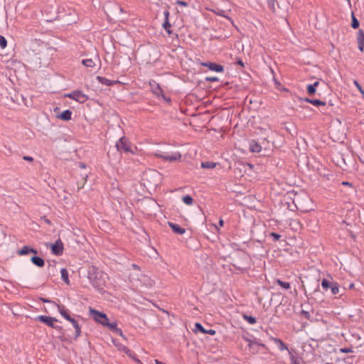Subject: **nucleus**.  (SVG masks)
Masks as SVG:
<instances>
[{"instance_id": "f257e3e1", "label": "nucleus", "mask_w": 364, "mask_h": 364, "mask_svg": "<svg viewBox=\"0 0 364 364\" xmlns=\"http://www.w3.org/2000/svg\"><path fill=\"white\" fill-rule=\"evenodd\" d=\"M106 275L97 267L93 265H89L87 268V278L91 285L98 291H101L105 287Z\"/></svg>"}, {"instance_id": "f03ea898", "label": "nucleus", "mask_w": 364, "mask_h": 364, "mask_svg": "<svg viewBox=\"0 0 364 364\" xmlns=\"http://www.w3.org/2000/svg\"><path fill=\"white\" fill-rule=\"evenodd\" d=\"M115 148L120 154H130L135 155L137 151L136 146L133 145L129 139L125 136H122L116 141Z\"/></svg>"}, {"instance_id": "7ed1b4c3", "label": "nucleus", "mask_w": 364, "mask_h": 364, "mask_svg": "<svg viewBox=\"0 0 364 364\" xmlns=\"http://www.w3.org/2000/svg\"><path fill=\"white\" fill-rule=\"evenodd\" d=\"M64 97L72 99L80 104L85 102L89 99L87 95L79 90H75L69 93H66L64 95Z\"/></svg>"}, {"instance_id": "20e7f679", "label": "nucleus", "mask_w": 364, "mask_h": 364, "mask_svg": "<svg viewBox=\"0 0 364 364\" xmlns=\"http://www.w3.org/2000/svg\"><path fill=\"white\" fill-rule=\"evenodd\" d=\"M321 287L325 291L330 289L332 295H336L339 293V284L336 282H331L326 279H323Z\"/></svg>"}, {"instance_id": "39448f33", "label": "nucleus", "mask_w": 364, "mask_h": 364, "mask_svg": "<svg viewBox=\"0 0 364 364\" xmlns=\"http://www.w3.org/2000/svg\"><path fill=\"white\" fill-rule=\"evenodd\" d=\"M90 314L95 321L102 324L103 326H105V323L109 321V318L106 314L103 312H100L95 309H90Z\"/></svg>"}, {"instance_id": "423d86ee", "label": "nucleus", "mask_w": 364, "mask_h": 364, "mask_svg": "<svg viewBox=\"0 0 364 364\" xmlns=\"http://www.w3.org/2000/svg\"><path fill=\"white\" fill-rule=\"evenodd\" d=\"M158 158L162 159L166 161H179L181 159V154L180 152L176 151L172 154H168L166 152H161L159 154H156V155Z\"/></svg>"}, {"instance_id": "0eeeda50", "label": "nucleus", "mask_w": 364, "mask_h": 364, "mask_svg": "<svg viewBox=\"0 0 364 364\" xmlns=\"http://www.w3.org/2000/svg\"><path fill=\"white\" fill-rule=\"evenodd\" d=\"M36 320L44 323L48 326L53 328L58 329L59 328L58 326L54 325V322L58 321V320L54 317L40 315L36 318Z\"/></svg>"}, {"instance_id": "6e6552de", "label": "nucleus", "mask_w": 364, "mask_h": 364, "mask_svg": "<svg viewBox=\"0 0 364 364\" xmlns=\"http://www.w3.org/2000/svg\"><path fill=\"white\" fill-rule=\"evenodd\" d=\"M51 252L55 255H62L63 253L64 245L60 239L57 240L54 244H51Z\"/></svg>"}, {"instance_id": "1a4fd4ad", "label": "nucleus", "mask_w": 364, "mask_h": 364, "mask_svg": "<svg viewBox=\"0 0 364 364\" xmlns=\"http://www.w3.org/2000/svg\"><path fill=\"white\" fill-rule=\"evenodd\" d=\"M200 65L203 67L208 68L210 70L215 71L216 73H223L224 67L220 64L216 63L211 62H203L200 63Z\"/></svg>"}, {"instance_id": "9d476101", "label": "nucleus", "mask_w": 364, "mask_h": 364, "mask_svg": "<svg viewBox=\"0 0 364 364\" xmlns=\"http://www.w3.org/2000/svg\"><path fill=\"white\" fill-rule=\"evenodd\" d=\"M105 326L107 327L109 331H111L114 333L122 337L123 338H125L122 330L117 327V321L109 322V321L107 323H105Z\"/></svg>"}, {"instance_id": "9b49d317", "label": "nucleus", "mask_w": 364, "mask_h": 364, "mask_svg": "<svg viewBox=\"0 0 364 364\" xmlns=\"http://www.w3.org/2000/svg\"><path fill=\"white\" fill-rule=\"evenodd\" d=\"M149 85L151 87V92L158 97H160V95L164 92L162 88L160 87L159 84L157 83L155 80H151L149 81Z\"/></svg>"}, {"instance_id": "f8f14e48", "label": "nucleus", "mask_w": 364, "mask_h": 364, "mask_svg": "<svg viewBox=\"0 0 364 364\" xmlns=\"http://www.w3.org/2000/svg\"><path fill=\"white\" fill-rule=\"evenodd\" d=\"M291 364H301L302 358L296 355V350L293 348L288 350Z\"/></svg>"}, {"instance_id": "ddd939ff", "label": "nucleus", "mask_w": 364, "mask_h": 364, "mask_svg": "<svg viewBox=\"0 0 364 364\" xmlns=\"http://www.w3.org/2000/svg\"><path fill=\"white\" fill-rule=\"evenodd\" d=\"M269 339L278 346V348L280 351H288V350H289L287 345L285 344L280 338L270 336Z\"/></svg>"}, {"instance_id": "4468645a", "label": "nucleus", "mask_w": 364, "mask_h": 364, "mask_svg": "<svg viewBox=\"0 0 364 364\" xmlns=\"http://www.w3.org/2000/svg\"><path fill=\"white\" fill-rule=\"evenodd\" d=\"M195 331L211 336H214L216 333V331L214 329L206 330L201 323L198 322L195 323Z\"/></svg>"}, {"instance_id": "2eb2a0df", "label": "nucleus", "mask_w": 364, "mask_h": 364, "mask_svg": "<svg viewBox=\"0 0 364 364\" xmlns=\"http://www.w3.org/2000/svg\"><path fill=\"white\" fill-rule=\"evenodd\" d=\"M168 226L171 228L172 231L178 235H183L186 232V229L181 227L176 223L168 222Z\"/></svg>"}, {"instance_id": "dca6fc26", "label": "nucleus", "mask_w": 364, "mask_h": 364, "mask_svg": "<svg viewBox=\"0 0 364 364\" xmlns=\"http://www.w3.org/2000/svg\"><path fill=\"white\" fill-rule=\"evenodd\" d=\"M260 346L262 348H266L265 344L259 343L256 338H255L254 342L251 343L248 348L253 353H257L259 351Z\"/></svg>"}, {"instance_id": "f3484780", "label": "nucleus", "mask_w": 364, "mask_h": 364, "mask_svg": "<svg viewBox=\"0 0 364 364\" xmlns=\"http://www.w3.org/2000/svg\"><path fill=\"white\" fill-rule=\"evenodd\" d=\"M96 80L100 84L105 85L107 86H112V85L117 84V82H119V81H117V80H109V79H107L105 77H102V76H97Z\"/></svg>"}, {"instance_id": "a211bd4d", "label": "nucleus", "mask_w": 364, "mask_h": 364, "mask_svg": "<svg viewBox=\"0 0 364 364\" xmlns=\"http://www.w3.org/2000/svg\"><path fill=\"white\" fill-rule=\"evenodd\" d=\"M30 253L37 254L38 252L36 249H33V247L28 245L23 246L21 250L18 251V254L19 255H26Z\"/></svg>"}, {"instance_id": "6ab92c4d", "label": "nucleus", "mask_w": 364, "mask_h": 364, "mask_svg": "<svg viewBox=\"0 0 364 364\" xmlns=\"http://www.w3.org/2000/svg\"><path fill=\"white\" fill-rule=\"evenodd\" d=\"M357 41H358V49L360 51H363V48H364V32L361 29H360L358 31V32Z\"/></svg>"}, {"instance_id": "aec40b11", "label": "nucleus", "mask_w": 364, "mask_h": 364, "mask_svg": "<svg viewBox=\"0 0 364 364\" xmlns=\"http://www.w3.org/2000/svg\"><path fill=\"white\" fill-rule=\"evenodd\" d=\"M250 150L253 153H259L262 150L261 145L255 140H252L250 142Z\"/></svg>"}, {"instance_id": "412c9836", "label": "nucleus", "mask_w": 364, "mask_h": 364, "mask_svg": "<svg viewBox=\"0 0 364 364\" xmlns=\"http://www.w3.org/2000/svg\"><path fill=\"white\" fill-rule=\"evenodd\" d=\"M31 261L34 265L38 267H43L45 264L44 259L38 256H33L31 258Z\"/></svg>"}, {"instance_id": "4be33fe9", "label": "nucleus", "mask_w": 364, "mask_h": 364, "mask_svg": "<svg viewBox=\"0 0 364 364\" xmlns=\"http://www.w3.org/2000/svg\"><path fill=\"white\" fill-rule=\"evenodd\" d=\"M70 323H72L73 326L74 327V328L75 330V335L74 338L77 339L80 336V333H81L80 326L78 322L75 318H73L70 321Z\"/></svg>"}, {"instance_id": "5701e85b", "label": "nucleus", "mask_w": 364, "mask_h": 364, "mask_svg": "<svg viewBox=\"0 0 364 364\" xmlns=\"http://www.w3.org/2000/svg\"><path fill=\"white\" fill-rule=\"evenodd\" d=\"M58 309H59V312L60 314V315L65 318L66 319L67 321H70L73 318L70 316V313H69V311L66 309H65V307H60V306H58Z\"/></svg>"}, {"instance_id": "b1692460", "label": "nucleus", "mask_w": 364, "mask_h": 364, "mask_svg": "<svg viewBox=\"0 0 364 364\" xmlns=\"http://www.w3.org/2000/svg\"><path fill=\"white\" fill-rule=\"evenodd\" d=\"M318 85H319L318 81H316L313 84L308 85L307 87H306L307 92L311 95L315 94V92L316 91V87H318Z\"/></svg>"}, {"instance_id": "393cba45", "label": "nucleus", "mask_w": 364, "mask_h": 364, "mask_svg": "<svg viewBox=\"0 0 364 364\" xmlns=\"http://www.w3.org/2000/svg\"><path fill=\"white\" fill-rule=\"evenodd\" d=\"M60 272L62 280L66 284H70V279H69V274H68V270L65 268H62Z\"/></svg>"}, {"instance_id": "a878e982", "label": "nucleus", "mask_w": 364, "mask_h": 364, "mask_svg": "<svg viewBox=\"0 0 364 364\" xmlns=\"http://www.w3.org/2000/svg\"><path fill=\"white\" fill-rule=\"evenodd\" d=\"M72 112L70 110V109H66V110H64L60 115H59V118L63 119V120H65V121H68L70 119H71V116H72Z\"/></svg>"}, {"instance_id": "bb28decb", "label": "nucleus", "mask_w": 364, "mask_h": 364, "mask_svg": "<svg viewBox=\"0 0 364 364\" xmlns=\"http://www.w3.org/2000/svg\"><path fill=\"white\" fill-rule=\"evenodd\" d=\"M82 64L87 68H94L95 66V63L92 58L83 59L82 60Z\"/></svg>"}, {"instance_id": "cd10ccee", "label": "nucleus", "mask_w": 364, "mask_h": 364, "mask_svg": "<svg viewBox=\"0 0 364 364\" xmlns=\"http://www.w3.org/2000/svg\"><path fill=\"white\" fill-rule=\"evenodd\" d=\"M216 166V163L213 161H203L201 163V167L203 168L212 169Z\"/></svg>"}, {"instance_id": "c85d7f7f", "label": "nucleus", "mask_w": 364, "mask_h": 364, "mask_svg": "<svg viewBox=\"0 0 364 364\" xmlns=\"http://www.w3.org/2000/svg\"><path fill=\"white\" fill-rule=\"evenodd\" d=\"M242 318H243V319L245 321H246L247 322H248L251 325H254L257 322L256 318L254 317V316H249V315H247V314H243L242 315Z\"/></svg>"}, {"instance_id": "c756f323", "label": "nucleus", "mask_w": 364, "mask_h": 364, "mask_svg": "<svg viewBox=\"0 0 364 364\" xmlns=\"http://www.w3.org/2000/svg\"><path fill=\"white\" fill-rule=\"evenodd\" d=\"M182 201L188 205H192L193 204V198L190 195H186L183 196Z\"/></svg>"}, {"instance_id": "7c9ffc66", "label": "nucleus", "mask_w": 364, "mask_h": 364, "mask_svg": "<svg viewBox=\"0 0 364 364\" xmlns=\"http://www.w3.org/2000/svg\"><path fill=\"white\" fill-rule=\"evenodd\" d=\"M162 27L167 32L168 34L171 33V24L170 23L169 20L164 19V21L162 24Z\"/></svg>"}, {"instance_id": "2f4dec72", "label": "nucleus", "mask_w": 364, "mask_h": 364, "mask_svg": "<svg viewBox=\"0 0 364 364\" xmlns=\"http://www.w3.org/2000/svg\"><path fill=\"white\" fill-rule=\"evenodd\" d=\"M351 17H352V22H351V27L354 29H356L359 27V21L358 20L355 18V15L353 13H352L351 14Z\"/></svg>"}, {"instance_id": "473e14b6", "label": "nucleus", "mask_w": 364, "mask_h": 364, "mask_svg": "<svg viewBox=\"0 0 364 364\" xmlns=\"http://www.w3.org/2000/svg\"><path fill=\"white\" fill-rule=\"evenodd\" d=\"M277 284L285 289H289L290 288V283L282 281L281 279H277Z\"/></svg>"}, {"instance_id": "72a5a7b5", "label": "nucleus", "mask_w": 364, "mask_h": 364, "mask_svg": "<svg viewBox=\"0 0 364 364\" xmlns=\"http://www.w3.org/2000/svg\"><path fill=\"white\" fill-rule=\"evenodd\" d=\"M311 104H312L313 105H314L316 107L326 106V102L321 101V100H317V99L312 100V101H311Z\"/></svg>"}, {"instance_id": "f704fd0d", "label": "nucleus", "mask_w": 364, "mask_h": 364, "mask_svg": "<svg viewBox=\"0 0 364 364\" xmlns=\"http://www.w3.org/2000/svg\"><path fill=\"white\" fill-rule=\"evenodd\" d=\"M119 349L122 351H123L126 355H127L128 356H132V351L127 347L124 346H122L119 348Z\"/></svg>"}, {"instance_id": "c9c22d12", "label": "nucleus", "mask_w": 364, "mask_h": 364, "mask_svg": "<svg viewBox=\"0 0 364 364\" xmlns=\"http://www.w3.org/2000/svg\"><path fill=\"white\" fill-rule=\"evenodd\" d=\"M7 46V41L4 36L0 35V47L4 49Z\"/></svg>"}, {"instance_id": "e433bc0d", "label": "nucleus", "mask_w": 364, "mask_h": 364, "mask_svg": "<svg viewBox=\"0 0 364 364\" xmlns=\"http://www.w3.org/2000/svg\"><path fill=\"white\" fill-rule=\"evenodd\" d=\"M353 84L357 87V89L359 90L360 94L364 97V90L362 88L361 85L359 84V82L357 80L353 81Z\"/></svg>"}, {"instance_id": "4c0bfd02", "label": "nucleus", "mask_w": 364, "mask_h": 364, "mask_svg": "<svg viewBox=\"0 0 364 364\" xmlns=\"http://www.w3.org/2000/svg\"><path fill=\"white\" fill-rule=\"evenodd\" d=\"M269 236L272 237L274 241H277L282 237L281 235L276 232H270Z\"/></svg>"}, {"instance_id": "58836bf2", "label": "nucleus", "mask_w": 364, "mask_h": 364, "mask_svg": "<svg viewBox=\"0 0 364 364\" xmlns=\"http://www.w3.org/2000/svg\"><path fill=\"white\" fill-rule=\"evenodd\" d=\"M132 356H129V358H132L136 363L138 364H143L142 362L138 358L136 355L134 353H132Z\"/></svg>"}, {"instance_id": "ea45409f", "label": "nucleus", "mask_w": 364, "mask_h": 364, "mask_svg": "<svg viewBox=\"0 0 364 364\" xmlns=\"http://www.w3.org/2000/svg\"><path fill=\"white\" fill-rule=\"evenodd\" d=\"M205 81H207V82H218L219 78L218 77H206Z\"/></svg>"}, {"instance_id": "a19ab883", "label": "nucleus", "mask_w": 364, "mask_h": 364, "mask_svg": "<svg viewBox=\"0 0 364 364\" xmlns=\"http://www.w3.org/2000/svg\"><path fill=\"white\" fill-rule=\"evenodd\" d=\"M160 97L165 101L168 104H171V99L170 97H167L165 95H164V92L162 93V95H160Z\"/></svg>"}, {"instance_id": "79ce46f5", "label": "nucleus", "mask_w": 364, "mask_h": 364, "mask_svg": "<svg viewBox=\"0 0 364 364\" xmlns=\"http://www.w3.org/2000/svg\"><path fill=\"white\" fill-rule=\"evenodd\" d=\"M176 4L177 5L181 6H188V4L186 1H181V0H177L176 1Z\"/></svg>"}, {"instance_id": "37998d69", "label": "nucleus", "mask_w": 364, "mask_h": 364, "mask_svg": "<svg viewBox=\"0 0 364 364\" xmlns=\"http://www.w3.org/2000/svg\"><path fill=\"white\" fill-rule=\"evenodd\" d=\"M243 339L247 343V346L250 347V346L251 345V343H252L254 342V339H251L248 337H245V336H243Z\"/></svg>"}, {"instance_id": "c03bdc74", "label": "nucleus", "mask_w": 364, "mask_h": 364, "mask_svg": "<svg viewBox=\"0 0 364 364\" xmlns=\"http://www.w3.org/2000/svg\"><path fill=\"white\" fill-rule=\"evenodd\" d=\"M301 314L307 319H309L310 318V313L307 311H305V310H302L301 311Z\"/></svg>"}, {"instance_id": "a18cd8bd", "label": "nucleus", "mask_w": 364, "mask_h": 364, "mask_svg": "<svg viewBox=\"0 0 364 364\" xmlns=\"http://www.w3.org/2000/svg\"><path fill=\"white\" fill-rule=\"evenodd\" d=\"M341 352L344 353H352L353 350L350 348H343L340 349Z\"/></svg>"}, {"instance_id": "49530a36", "label": "nucleus", "mask_w": 364, "mask_h": 364, "mask_svg": "<svg viewBox=\"0 0 364 364\" xmlns=\"http://www.w3.org/2000/svg\"><path fill=\"white\" fill-rule=\"evenodd\" d=\"M236 64L240 65L241 67H245V63L240 58H237Z\"/></svg>"}, {"instance_id": "de8ad7c7", "label": "nucleus", "mask_w": 364, "mask_h": 364, "mask_svg": "<svg viewBox=\"0 0 364 364\" xmlns=\"http://www.w3.org/2000/svg\"><path fill=\"white\" fill-rule=\"evenodd\" d=\"M164 19L169 20L170 13L168 10L164 11Z\"/></svg>"}, {"instance_id": "09e8293b", "label": "nucleus", "mask_w": 364, "mask_h": 364, "mask_svg": "<svg viewBox=\"0 0 364 364\" xmlns=\"http://www.w3.org/2000/svg\"><path fill=\"white\" fill-rule=\"evenodd\" d=\"M23 159L31 162L33 161V158L29 156H24L23 157Z\"/></svg>"}, {"instance_id": "8fccbe9b", "label": "nucleus", "mask_w": 364, "mask_h": 364, "mask_svg": "<svg viewBox=\"0 0 364 364\" xmlns=\"http://www.w3.org/2000/svg\"><path fill=\"white\" fill-rule=\"evenodd\" d=\"M341 185L344 186L353 187V184L348 181H343L341 183Z\"/></svg>"}, {"instance_id": "3c124183", "label": "nucleus", "mask_w": 364, "mask_h": 364, "mask_svg": "<svg viewBox=\"0 0 364 364\" xmlns=\"http://www.w3.org/2000/svg\"><path fill=\"white\" fill-rule=\"evenodd\" d=\"M41 220H43L46 223L48 224V225H50L51 224V222L49 219H48L46 218V216H43L41 217Z\"/></svg>"}, {"instance_id": "603ef678", "label": "nucleus", "mask_w": 364, "mask_h": 364, "mask_svg": "<svg viewBox=\"0 0 364 364\" xmlns=\"http://www.w3.org/2000/svg\"><path fill=\"white\" fill-rule=\"evenodd\" d=\"M234 267H235V268H237V269H240V270H247V268H248V267H242L237 266L236 264H234Z\"/></svg>"}, {"instance_id": "864d4df0", "label": "nucleus", "mask_w": 364, "mask_h": 364, "mask_svg": "<svg viewBox=\"0 0 364 364\" xmlns=\"http://www.w3.org/2000/svg\"><path fill=\"white\" fill-rule=\"evenodd\" d=\"M40 300L43 302V303H50V300L48 299H46V298H40Z\"/></svg>"}, {"instance_id": "5fc2aeb1", "label": "nucleus", "mask_w": 364, "mask_h": 364, "mask_svg": "<svg viewBox=\"0 0 364 364\" xmlns=\"http://www.w3.org/2000/svg\"><path fill=\"white\" fill-rule=\"evenodd\" d=\"M224 225V221L223 219H220L219 222H218V225L219 227H223Z\"/></svg>"}, {"instance_id": "6e6d98bb", "label": "nucleus", "mask_w": 364, "mask_h": 364, "mask_svg": "<svg viewBox=\"0 0 364 364\" xmlns=\"http://www.w3.org/2000/svg\"><path fill=\"white\" fill-rule=\"evenodd\" d=\"M313 99H309V98H304V99H302V100L306 102H309V103H311V101H312Z\"/></svg>"}, {"instance_id": "4d7b16f0", "label": "nucleus", "mask_w": 364, "mask_h": 364, "mask_svg": "<svg viewBox=\"0 0 364 364\" xmlns=\"http://www.w3.org/2000/svg\"><path fill=\"white\" fill-rule=\"evenodd\" d=\"M155 363H156V364H165L164 363H163L159 360H155Z\"/></svg>"}, {"instance_id": "13d9d810", "label": "nucleus", "mask_w": 364, "mask_h": 364, "mask_svg": "<svg viewBox=\"0 0 364 364\" xmlns=\"http://www.w3.org/2000/svg\"><path fill=\"white\" fill-rule=\"evenodd\" d=\"M132 267H133L134 269H139L138 265H136V264H132Z\"/></svg>"}, {"instance_id": "bf43d9fd", "label": "nucleus", "mask_w": 364, "mask_h": 364, "mask_svg": "<svg viewBox=\"0 0 364 364\" xmlns=\"http://www.w3.org/2000/svg\"><path fill=\"white\" fill-rule=\"evenodd\" d=\"M80 167L85 168V166L84 164H80Z\"/></svg>"}, {"instance_id": "052dcab7", "label": "nucleus", "mask_w": 364, "mask_h": 364, "mask_svg": "<svg viewBox=\"0 0 364 364\" xmlns=\"http://www.w3.org/2000/svg\"><path fill=\"white\" fill-rule=\"evenodd\" d=\"M215 229H216L218 231H219V228H218V226H215Z\"/></svg>"}, {"instance_id": "680f3d73", "label": "nucleus", "mask_w": 364, "mask_h": 364, "mask_svg": "<svg viewBox=\"0 0 364 364\" xmlns=\"http://www.w3.org/2000/svg\"><path fill=\"white\" fill-rule=\"evenodd\" d=\"M347 1L350 3V0H347Z\"/></svg>"}, {"instance_id": "e2e57ef3", "label": "nucleus", "mask_w": 364, "mask_h": 364, "mask_svg": "<svg viewBox=\"0 0 364 364\" xmlns=\"http://www.w3.org/2000/svg\"><path fill=\"white\" fill-rule=\"evenodd\" d=\"M362 163L364 164V161H362Z\"/></svg>"}]
</instances>
